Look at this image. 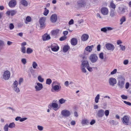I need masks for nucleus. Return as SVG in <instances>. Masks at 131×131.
I'll use <instances>...</instances> for the list:
<instances>
[{
	"label": "nucleus",
	"mask_w": 131,
	"mask_h": 131,
	"mask_svg": "<svg viewBox=\"0 0 131 131\" xmlns=\"http://www.w3.org/2000/svg\"><path fill=\"white\" fill-rule=\"evenodd\" d=\"M105 47L107 50L112 51H113L115 48L114 45L110 43L106 44L105 45Z\"/></svg>",
	"instance_id": "12"
},
{
	"label": "nucleus",
	"mask_w": 131,
	"mask_h": 131,
	"mask_svg": "<svg viewBox=\"0 0 131 131\" xmlns=\"http://www.w3.org/2000/svg\"><path fill=\"white\" fill-rule=\"evenodd\" d=\"M70 124L72 125H74L76 123L75 121L72 120Z\"/></svg>",
	"instance_id": "58"
},
{
	"label": "nucleus",
	"mask_w": 131,
	"mask_h": 131,
	"mask_svg": "<svg viewBox=\"0 0 131 131\" xmlns=\"http://www.w3.org/2000/svg\"><path fill=\"white\" fill-rule=\"evenodd\" d=\"M104 54L102 52H101L99 54V57L100 59H104Z\"/></svg>",
	"instance_id": "44"
},
{
	"label": "nucleus",
	"mask_w": 131,
	"mask_h": 131,
	"mask_svg": "<svg viewBox=\"0 0 131 131\" xmlns=\"http://www.w3.org/2000/svg\"><path fill=\"white\" fill-rule=\"evenodd\" d=\"M125 12V9L123 7H119L118 12L121 14L124 13Z\"/></svg>",
	"instance_id": "29"
},
{
	"label": "nucleus",
	"mask_w": 131,
	"mask_h": 131,
	"mask_svg": "<svg viewBox=\"0 0 131 131\" xmlns=\"http://www.w3.org/2000/svg\"><path fill=\"white\" fill-rule=\"evenodd\" d=\"M27 118L25 117L24 118H22L21 117V118L20 119V121L21 122H23L26 119H27Z\"/></svg>",
	"instance_id": "60"
},
{
	"label": "nucleus",
	"mask_w": 131,
	"mask_h": 131,
	"mask_svg": "<svg viewBox=\"0 0 131 131\" xmlns=\"http://www.w3.org/2000/svg\"><path fill=\"white\" fill-rule=\"evenodd\" d=\"M88 66H89L88 61L84 57H83V60L81 61V64L80 66L82 72L85 73L87 71L85 68H86Z\"/></svg>",
	"instance_id": "1"
},
{
	"label": "nucleus",
	"mask_w": 131,
	"mask_h": 131,
	"mask_svg": "<svg viewBox=\"0 0 131 131\" xmlns=\"http://www.w3.org/2000/svg\"><path fill=\"white\" fill-rule=\"evenodd\" d=\"M106 28L107 31L111 30L113 29V28L109 27H106Z\"/></svg>",
	"instance_id": "57"
},
{
	"label": "nucleus",
	"mask_w": 131,
	"mask_h": 131,
	"mask_svg": "<svg viewBox=\"0 0 131 131\" xmlns=\"http://www.w3.org/2000/svg\"><path fill=\"white\" fill-rule=\"evenodd\" d=\"M100 99V95L99 94H97L96 96L95 97V102L97 103L99 102V100Z\"/></svg>",
	"instance_id": "33"
},
{
	"label": "nucleus",
	"mask_w": 131,
	"mask_h": 131,
	"mask_svg": "<svg viewBox=\"0 0 131 131\" xmlns=\"http://www.w3.org/2000/svg\"><path fill=\"white\" fill-rule=\"evenodd\" d=\"M8 126L9 128H12L15 127V125L14 122H12V123H10L9 124V125H8Z\"/></svg>",
	"instance_id": "34"
},
{
	"label": "nucleus",
	"mask_w": 131,
	"mask_h": 131,
	"mask_svg": "<svg viewBox=\"0 0 131 131\" xmlns=\"http://www.w3.org/2000/svg\"><path fill=\"white\" fill-rule=\"evenodd\" d=\"M109 114V111L108 110H106L104 111V114L106 117Z\"/></svg>",
	"instance_id": "45"
},
{
	"label": "nucleus",
	"mask_w": 131,
	"mask_h": 131,
	"mask_svg": "<svg viewBox=\"0 0 131 131\" xmlns=\"http://www.w3.org/2000/svg\"><path fill=\"white\" fill-rule=\"evenodd\" d=\"M46 20L45 17H42L39 19V23L41 28L44 27L45 25V22Z\"/></svg>",
	"instance_id": "10"
},
{
	"label": "nucleus",
	"mask_w": 131,
	"mask_h": 131,
	"mask_svg": "<svg viewBox=\"0 0 131 131\" xmlns=\"http://www.w3.org/2000/svg\"><path fill=\"white\" fill-rule=\"evenodd\" d=\"M63 34L64 35V36H66L68 34V32L67 31H64L63 32Z\"/></svg>",
	"instance_id": "64"
},
{
	"label": "nucleus",
	"mask_w": 131,
	"mask_h": 131,
	"mask_svg": "<svg viewBox=\"0 0 131 131\" xmlns=\"http://www.w3.org/2000/svg\"><path fill=\"white\" fill-rule=\"evenodd\" d=\"M21 61L22 63L24 64H25L26 63V60L25 59L23 58L21 60Z\"/></svg>",
	"instance_id": "50"
},
{
	"label": "nucleus",
	"mask_w": 131,
	"mask_h": 131,
	"mask_svg": "<svg viewBox=\"0 0 131 131\" xmlns=\"http://www.w3.org/2000/svg\"><path fill=\"white\" fill-rule=\"evenodd\" d=\"M86 68L90 72H92L93 71L92 68L91 67H90V65L88 66Z\"/></svg>",
	"instance_id": "48"
},
{
	"label": "nucleus",
	"mask_w": 131,
	"mask_h": 131,
	"mask_svg": "<svg viewBox=\"0 0 131 131\" xmlns=\"http://www.w3.org/2000/svg\"><path fill=\"white\" fill-rule=\"evenodd\" d=\"M118 82L117 84L118 87L120 89H122L124 86L125 79L122 76H120L118 78Z\"/></svg>",
	"instance_id": "2"
},
{
	"label": "nucleus",
	"mask_w": 131,
	"mask_h": 131,
	"mask_svg": "<svg viewBox=\"0 0 131 131\" xmlns=\"http://www.w3.org/2000/svg\"><path fill=\"white\" fill-rule=\"evenodd\" d=\"M50 39V35H48L47 34H45L42 37V39L43 41L48 40Z\"/></svg>",
	"instance_id": "19"
},
{
	"label": "nucleus",
	"mask_w": 131,
	"mask_h": 131,
	"mask_svg": "<svg viewBox=\"0 0 131 131\" xmlns=\"http://www.w3.org/2000/svg\"><path fill=\"white\" fill-rule=\"evenodd\" d=\"M52 82V80L50 79H47L46 83L48 85H50Z\"/></svg>",
	"instance_id": "37"
},
{
	"label": "nucleus",
	"mask_w": 131,
	"mask_h": 131,
	"mask_svg": "<svg viewBox=\"0 0 131 131\" xmlns=\"http://www.w3.org/2000/svg\"><path fill=\"white\" fill-rule=\"evenodd\" d=\"M33 51V50L30 48H28L26 52L28 54H30Z\"/></svg>",
	"instance_id": "35"
},
{
	"label": "nucleus",
	"mask_w": 131,
	"mask_h": 131,
	"mask_svg": "<svg viewBox=\"0 0 131 131\" xmlns=\"http://www.w3.org/2000/svg\"><path fill=\"white\" fill-rule=\"evenodd\" d=\"M93 47V45L88 46L85 48V50L89 52H91L92 50V47Z\"/></svg>",
	"instance_id": "28"
},
{
	"label": "nucleus",
	"mask_w": 131,
	"mask_h": 131,
	"mask_svg": "<svg viewBox=\"0 0 131 131\" xmlns=\"http://www.w3.org/2000/svg\"><path fill=\"white\" fill-rule=\"evenodd\" d=\"M10 76V72L8 70L6 71L4 73L3 75V78L5 80H8L9 79Z\"/></svg>",
	"instance_id": "8"
},
{
	"label": "nucleus",
	"mask_w": 131,
	"mask_h": 131,
	"mask_svg": "<svg viewBox=\"0 0 131 131\" xmlns=\"http://www.w3.org/2000/svg\"><path fill=\"white\" fill-rule=\"evenodd\" d=\"M89 59L92 63H95L98 60V58L97 55L95 54H92L89 57Z\"/></svg>",
	"instance_id": "4"
},
{
	"label": "nucleus",
	"mask_w": 131,
	"mask_h": 131,
	"mask_svg": "<svg viewBox=\"0 0 131 131\" xmlns=\"http://www.w3.org/2000/svg\"><path fill=\"white\" fill-rule=\"evenodd\" d=\"M110 6L111 8L114 9H115V5L114 4L113 2H111L110 4Z\"/></svg>",
	"instance_id": "47"
},
{
	"label": "nucleus",
	"mask_w": 131,
	"mask_h": 131,
	"mask_svg": "<svg viewBox=\"0 0 131 131\" xmlns=\"http://www.w3.org/2000/svg\"><path fill=\"white\" fill-rule=\"evenodd\" d=\"M89 37L88 35L86 34H83L81 38V40L83 41H85L88 39Z\"/></svg>",
	"instance_id": "21"
},
{
	"label": "nucleus",
	"mask_w": 131,
	"mask_h": 131,
	"mask_svg": "<svg viewBox=\"0 0 131 131\" xmlns=\"http://www.w3.org/2000/svg\"><path fill=\"white\" fill-rule=\"evenodd\" d=\"M18 83L17 81L16 80L14 81L13 84L14 90L17 93H18L20 92V90L17 87Z\"/></svg>",
	"instance_id": "9"
},
{
	"label": "nucleus",
	"mask_w": 131,
	"mask_h": 131,
	"mask_svg": "<svg viewBox=\"0 0 131 131\" xmlns=\"http://www.w3.org/2000/svg\"><path fill=\"white\" fill-rule=\"evenodd\" d=\"M101 13L104 15H107L108 13V10L106 7H103L101 9Z\"/></svg>",
	"instance_id": "17"
},
{
	"label": "nucleus",
	"mask_w": 131,
	"mask_h": 131,
	"mask_svg": "<svg viewBox=\"0 0 131 131\" xmlns=\"http://www.w3.org/2000/svg\"><path fill=\"white\" fill-rule=\"evenodd\" d=\"M31 17L29 16H27L26 18V21L28 22H29L31 21Z\"/></svg>",
	"instance_id": "49"
},
{
	"label": "nucleus",
	"mask_w": 131,
	"mask_h": 131,
	"mask_svg": "<svg viewBox=\"0 0 131 131\" xmlns=\"http://www.w3.org/2000/svg\"><path fill=\"white\" fill-rule=\"evenodd\" d=\"M126 20V18L125 16H123L120 19V21L121 23L120 24L122 25L123 23L125 22Z\"/></svg>",
	"instance_id": "30"
},
{
	"label": "nucleus",
	"mask_w": 131,
	"mask_h": 131,
	"mask_svg": "<svg viewBox=\"0 0 131 131\" xmlns=\"http://www.w3.org/2000/svg\"><path fill=\"white\" fill-rule=\"evenodd\" d=\"M43 88V86L42 84L39 82L37 83V85L35 87L36 91L41 90Z\"/></svg>",
	"instance_id": "16"
},
{
	"label": "nucleus",
	"mask_w": 131,
	"mask_h": 131,
	"mask_svg": "<svg viewBox=\"0 0 131 131\" xmlns=\"http://www.w3.org/2000/svg\"><path fill=\"white\" fill-rule=\"evenodd\" d=\"M55 82H53L52 84L51 91L52 92H54V91L58 92L60 90L61 88V86L60 85H56L53 86V85L55 83Z\"/></svg>",
	"instance_id": "5"
},
{
	"label": "nucleus",
	"mask_w": 131,
	"mask_h": 131,
	"mask_svg": "<svg viewBox=\"0 0 131 131\" xmlns=\"http://www.w3.org/2000/svg\"><path fill=\"white\" fill-rule=\"evenodd\" d=\"M129 86V84L128 82H127L126 83L125 85V88L126 89H128Z\"/></svg>",
	"instance_id": "61"
},
{
	"label": "nucleus",
	"mask_w": 131,
	"mask_h": 131,
	"mask_svg": "<svg viewBox=\"0 0 131 131\" xmlns=\"http://www.w3.org/2000/svg\"><path fill=\"white\" fill-rule=\"evenodd\" d=\"M66 101V100H64L63 98H61L59 100V102L60 104H62L64 103Z\"/></svg>",
	"instance_id": "38"
},
{
	"label": "nucleus",
	"mask_w": 131,
	"mask_h": 131,
	"mask_svg": "<svg viewBox=\"0 0 131 131\" xmlns=\"http://www.w3.org/2000/svg\"><path fill=\"white\" fill-rule=\"evenodd\" d=\"M17 12L15 10H13L11 11H8L6 12V14L7 15L9 16L10 15L12 16L14 15Z\"/></svg>",
	"instance_id": "22"
},
{
	"label": "nucleus",
	"mask_w": 131,
	"mask_h": 131,
	"mask_svg": "<svg viewBox=\"0 0 131 131\" xmlns=\"http://www.w3.org/2000/svg\"><path fill=\"white\" fill-rule=\"evenodd\" d=\"M129 118L128 116H125L122 121L123 123L125 124L128 125V122Z\"/></svg>",
	"instance_id": "20"
},
{
	"label": "nucleus",
	"mask_w": 131,
	"mask_h": 131,
	"mask_svg": "<svg viewBox=\"0 0 131 131\" xmlns=\"http://www.w3.org/2000/svg\"><path fill=\"white\" fill-rule=\"evenodd\" d=\"M117 70L116 69H114L113 71L111 72V74L112 75L115 74L117 72Z\"/></svg>",
	"instance_id": "53"
},
{
	"label": "nucleus",
	"mask_w": 131,
	"mask_h": 131,
	"mask_svg": "<svg viewBox=\"0 0 131 131\" xmlns=\"http://www.w3.org/2000/svg\"><path fill=\"white\" fill-rule=\"evenodd\" d=\"M26 48L25 47H21V51L24 53H25L26 52Z\"/></svg>",
	"instance_id": "39"
},
{
	"label": "nucleus",
	"mask_w": 131,
	"mask_h": 131,
	"mask_svg": "<svg viewBox=\"0 0 131 131\" xmlns=\"http://www.w3.org/2000/svg\"><path fill=\"white\" fill-rule=\"evenodd\" d=\"M60 31V30L58 29H57L55 30L51 31V33L52 35L55 36L58 35Z\"/></svg>",
	"instance_id": "24"
},
{
	"label": "nucleus",
	"mask_w": 131,
	"mask_h": 131,
	"mask_svg": "<svg viewBox=\"0 0 131 131\" xmlns=\"http://www.w3.org/2000/svg\"><path fill=\"white\" fill-rule=\"evenodd\" d=\"M116 13L115 9H111L110 15L111 17H113L116 15Z\"/></svg>",
	"instance_id": "25"
},
{
	"label": "nucleus",
	"mask_w": 131,
	"mask_h": 131,
	"mask_svg": "<svg viewBox=\"0 0 131 131\" xmlns=\"http://www.w3.org/2000/svg\"><path fill=\"white\" fill-rule=\"evenodd\" d=\"M58 105L55 103H52V104H50L48 105V107L51 108V107H53V109L55 111L58 110L59 107H58Z\"/></svg>",
	"instance_id": "7"
},
{
	"label": "nucleus",
	"mask_w": 131,
	"mask_h": 131,
	"mask_svg": "<svg viewBox=\"0 0 131 131\" xmlns=\"http://www.w3.org/2000/svg\"><path fill=\"white\" fill-rule=\"evenodd\" d=\"M86 3L84 0H79L78 1L75 5V8L79 9L84 7L86 5Z\"/></svg>",
	"instance_id": "3"
},
{
	"label": "nucleus",
	"mask_w": 131,
	"mask_h": 131,
	"mask_svg": "<svg viewBox=\"0 0 131 131\" xmlns=\"http://www.w3.org/2000/svg\"><path fill=\"white\" fill-rule=\"evenodd\" d=\"M88 121L86 119H82L81 121V124L83 125H86L88 124Z\"/></svg>",
	"instance_id": "27"
},
{
	"label": "nucleus",
	"mask_w": 131,
	"mask_h": 131,
	"mask_svg": "<svg viewBox=\"0 0 131 131\" xmlns=\"http://www.w3.org/2000/svg\"><path fill=\"white\" fill-rule=\"evenodd\" d=\"M10 29H13L14 27V26L13 24H10L9 26Z\"/></svg>",
	"instance_id": "51"
},
{
	"label": "nucleus",
	"mask_w": 131,
	"mask_h": 131,
	"mask_svg": "<svg viewBox=\"0 0 131 131\" xmlns=\"http://www.w3.org/2000/svg\"><path fill=\"white\" fill-rule=\"evenodd\" d=\"M73 20L72 19H71L69 23V24L71 25L73 24Z\"/></svg>",
	"instance_id": "63"
},
{
	"label": "nucleus",
	"mask_w": 131,
	"mask_h": 131,
	"mask_svg": "<svg viewBox=\"0 0 131 131\" xmlns=\"http://www.w3.org/2000/svg\"><path fill=\"white\" fill-rule=\"evenodd\" d=\"M67 37L66 36H63L61 37L60 38V40L61 41H63L66 40L67 39Z\"/></svg>",
	"instance_id": "46"
},
{
	"label": "nucleus",
	"mask_w": 131,
	"mask_h": 131,
	"mask_svg": "<svg viewBox=\"0 0 131 131\" xmlns=\"http://www.w3.org/2000/svg\"><path fill=\"white\" fill-rule=\"evenodd\" d=\"M121 97L122 99L124 100L126 99L127 98V96L124 95H121Z\"/></svg>",
	"instance_id": "55"
},
{
	"label": "nucleus",
	"mask_w": 131,
	"mask_h": 131,
	"mask_svg": "<svg viewBox=\"0 0 131 131\" xmlns=\"http://www.w3.org/2000/svg\"><path fill=\"white\" fill-rule=\"evenodd\" d=\"M30 71L31 74L33 76H34L35 75V70L32 69V67H31L30 68Z\"/></svg>",
	"instance_id": "36"
},
{
	"label": "nucleus",
	"mask_w": 131,
	"mask_h": 131,
	"mask_svg": "<svg viewBox=\"0 0 131 131\" xmlns=\"http://www.w3.org/2000/svg\"><path fill=\"white\" fill-rule=\"evenodd\" d=\"M70 48L69 46L67 45L64 46L63 48V51L64 52H66Z\"/></svg>",
	"instance_id": "26"
},
{
	"label": "nucleus",
	"mask_w": 131,
	"mask_h": 131,
	"mask_svg": "<svg viewBox=\"0 0 131 131\" xmlns=\"http://www.w3.org/2000/svg\"><path fill=\"white\" fill-rule=\"evenodd\" d=\"M104 115V111L102 109L99 110L96 112V117L97 118H102Z\"/></svg>",
	"instance_id": "6"
},
{
	"label": "nucleus",
	"mask_w": 131,
	"mask_h": 131,
	"mask_svg": "<svg viewBox=\"0 0 131 131\" xmlns=\"http://www.w3.org/2000/svg\"><path fill=\"white\" fill-rule=\"evenodd\" d=\"M49 13V10L46 9V8H45V10L43 13V15L45 16H47Z\"/></svg>",
	"instance_id": "43"
},
{
	"label": "nucleus",
	"mask_w": 131,
	"mask_h": 131,
	"mask_svg": "<svg viewBox=\"0 0 131 131\" xmlns=\"http://www.w3.org/2000/svg\"><path fill=\"white\" fill-rule=\"evenodd\" d=\"M50 48L52 50L54 51H57L59 49V47L58 46L57 44L55 43L51 44Z\"/></svg>",
	"instance_id": "14"
},
{
	"label": "nucleus",
	"mask_w": 131,
	"mask_h": 131,
	"mask_svg": "<svg viewBox=\"0 0 131 131\" xmlns=\"http://www.w3.org/2000/svg\"><path fill=\"white\" fill-rule=\"evenodd\" d=\"M8 124H6L4 126V129L5 131H8Z\"/></svg>",
	"instance_id": "41"
},
{
	"label": "nucleus",
	"mask_w": 131,
	"mask_h": 131,
	"mask_svg": "<svg viewBox=\"0 0 131 131\" xmlns=\"http://www.w3.org/2000/svg\"><path fill=\"white\" fill-rule=\"evenodd\" d=\"M50 21L52 23H55L57 20V16L56 14H53L51 16Z\"/></svg>",
	"instance_id": "15"
},
{
	"label": "nucleus",
	"mask_w": 131,
	"mask_h": 131,
	"mask_svg": "<svg viewBox=\"0 0 131 131\" xmlns=\"http://www.w3.org/2000/svg\"><path fill=\"white\" fill-rule=\"evenodd\" d=\"M71 42L72 45L75 46L77 44V39L73 38L71 39Z\"/></svg>",
	"instance_id": "23"
},
{
	"label": "nucleus",
	"mask_w": 131,
	"mask_h": 131,
	"mask_svg": "<svg viewBox=\"0 0 131 131\" xmlns=\"http://www.w3.org/2000/svg\"><path fill=\"white\" fill-rule=\"evenodd\" d=\"M101 30L102 31L106 32L107 31L106 27L101 28Z\"/></svg>",
	"instance_id": "54"
},
{
	"label": "nucleus",
	"mask_w": 131,
	"mask_h": 131,
	"mask_svg": "<svg viewBox=\"0 0 131 131\" xmlns=\"http://www.w3.org/2000/svg\"><path fill=\"white\" fill-rule=\"evenodd\" d=\"M38 79L39 81L41 82H42L44 81V79L42 78L40 76H39L38 77Z\"/></svg>",
	"instance_id": "40"
},
{
	"label": "nucleus",
	"mask_w": 131,
	"mask_h": 131,
	"mask_svg": "<svg viewBox=\"0 0 131 131\" xmlns=\"http://www.w3.org/2000/svg\"><path fill=\"white\" fill-rule=\"evenodd\" d=\"M37 128L38 129L40 130H42L43 129V127L42 126L39 125L37 126Z\"/></svg>",
	"instance_id": "52"
},
{
	"label": "nucleus",
	"mask_w": 131,
	"mask_h": 131,
	"mask_svg": "<svg viewBox=\"0 0 131 131\" xmlns=\"http://www.w3.org/2000/svg\"><path fill=\"white\" fill-rule=\"evenodd\" d=\"M108 81L110 85L112 86H114L116 84L117 82L116 79L115 78H110Z\"/></svg>",
	"instance_id": "13"
},
{
	"label": "nucleus",
	"mask_w": 131,
	"mask_h": 131,
	"mask_svg": "<svg viewBox=\"0 0 131 131\" xmlns=\"http://www.w3.org/2000/svg\"><path fill=\"white\" fill-rule=\"evenodd\" d=\"M64 85L66 86H68L69 85V82L68 81H66L64 83Z\"/></svg>",
	"instance_id": "62"
},
{
	"label": "nucleus",
	"mask_w": 131,
	"mask_h": 131,
	"mask_svg": "<svg viewBox=\"0 0 131 131\" xmlns=\"http://www.w3.org/2000/svg\"><path fill=\"white\" fill-rule=\"evenodd\" d=\"M23 81V79L22 78H20V79L19 81V85H20L21 83H22Z\"/></svg>",
	"instance_id": "59"
},
{
	"label": "nucleus",
	"mask_w": 131,
	"mask_h": 131,
	"mask_svg": "<svg viewBox=\"0 0 131 131\" xmlns=\"http://www.w3.org/2000/svg\"><path fill=\"white\" fill-rule=\"evenodd\" d=\"M21 4L25 6H27L28 5L27 2L25 0H22L21 1Z\"/></svg>",
	"instance_id": "31"
},
{
	"label": "nucleus",
	"mask_w": 131,
	"mask_h": 131,
	"mask_svg": "<svg viewBox=\"0 0 131 131\" xmlns=\"http://www.w3.org/2000/svg\"><path fill=\"white\" fill-rule=\"evenodd\" d=\"M61 114L63 117H67L69 116L70 115L71 113L69 111L65 110L61 111Z\"/></svg>",
	"instance_id": "11"
},
{
	"label": "nucleus",
	"mask_w": 131,
	"mask_h": 131,
	"mask_svg": "<svg viewBox=\"0 0 131 131\" xmlns=\"http://www.w3.org/2000/svg\"><path fill=\"white\" fill-rule=\"evenodd\" d=\"M32 66L33 68L34 69L37 68V67L38 66L37 64L35 61H33L32 62Z\"/></svg>",
	"instance_id": "32"
},
{
	"label": "nucleus",
	"mask_w": 131,
	"mask_h": 131,
	"mask_svg": "<svg viewBox=\"0 0 131 131\" xmlns=\"http://www.w3.org/2000/svg\"><path fill=\"white\" fill-rule=\"evenodd\" d=\"M119 47H120V49L122 51H124L125 49V47L122 45H120Z\"/></svg>",
	"instance_id": "42"
},
{
	"label": "nucleus",
	"mask_w": 131,
	"mask_h": 131,
	"mask_svg": "<svg viewBox=\"0 0 131 131\" xmlns=\"http://www.w3.org/2000/svg\"><path fill=\"white\" fill-rule=\"evenodd\" d=\"M124 102L127 105H128L129 106L131 105V103L130 102H128L126 101H124Z\"/></svg>",
	"instance_id": "56"
},
{
	"label": "nucleus",
	"mask_w": 131,
	"mask_h": 131,
	"mask_svg": "<svg viewBox=\"0 0 131 131\" xmlns=\"http://www.w3.org/2000/svg\"><path fill=\"white\" fill-rule=\"evenodd\" d=\"M16 4V2L15 0H11L8 3V5L10 7H14Z\"/></svg>",
	"instance_id": "18"
}]
</instances>
